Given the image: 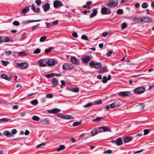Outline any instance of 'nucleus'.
Here are the masks:
<instances>
[{"label": "nucleus", "instance_id": "f257e3e1", "mask_svg": "<svg viewBox=\"0 0 154 154\" xmlns=\"http://www.w3.org/2000/svg\"><path fill=\"white\" fill-rule=\"evenodd\" d=\"M89 65L93 68L97 69H100L102 66V64L100 63H95L93 61L90 62L89 63Z\"/></svg>", "mask_w": 154, "mask_h": 154}, {"label": "nucleus", "instance_id": "f03ea898", "mask_svg": "<svg viewBox=\"0 0 154 154\" xmlns=\"http://www.w3.org/2000/svg\"><path fill=\"white\" fill-rule=\"evenodd\" d=\"M118 3L117 0H112L108 3L107 6L109 8H113L117 5Z\"/></svg>", "mask_w": 154, "mask_h": 154}, {"label": "nucleus", "instance_id": "7ed1b4c3", "mask_svg": "<svg viewBox=\"0 0 154 154\" xmlns=\"http://www.w3.org/2000/svg\"><path fill=\"white\" fill-rule=\"evenodd\" d=\"M62 68L63 70L72 69L74 68L73 66L69 63H64L63 66Z\"/></svg>", "mask_w": 154, "mask_h": 154}, {"label": "nucleus", "instance_id": "20e7f679", "mask_svg": "<svg viewBox=\"0 0 154 154\" xmlns=\"http://www.w3.org/2000/svg\"><path fill=\"white\" fill-rule=\"evenodd\" d=\"M71 62L75 65H78L80 64V60L75 57L72 56L70 59Z\"/></svg>", "mask_w": 154, "mask_h": 154}, {"label": "nucleus", "instance_id": "39448f33", "mask_svg": "<svg viewBox=\"0 0 154 154\" xmlns=\"http://www.w3.org/2000/svg\"><path fill=\"white\" fill-rule=\"evenodd\" d=\"M63 5V4L61 2L56 0L54 1L53 3V6L54 8H58L59 7L62 6Z\"/></svg>", "mask_w": 154, "mask_h": 154}, {"label": "nucleus", "instance_id": "423d86ee", "mask_svg": "<svg viewBox=\"0 0 154 154\" xmlns=\"http://www.w3.org/2000/svg\"><path fill=\"white\" fill-rule=\"evenodd\" d=\"M145 91L144 87H138L134 90V92L137 94H140L143 93Z\"/></svg>", "mask_w": 154, "mask_h": 154}, {"label": "nucleus", "instance_id": "0eeeda50", "mask_svg": "<svg viewBox=\"0 0 154 154\" xmlns=\"http://www.w3.org/2000/svg\"><path fill=\"white\" fill-rule=\"evenodd\" d=\"M17 66L21 69H26L28 66V64L26 63H17Z\"/></svg>", "mask_w": 154, "mask_h": 154}, {"label": "nucleus", "instance_id": "6e6552de", "mask_svg": "<svg viewBox=\"0 0 154 154\" xmlns=\"http://www.w3.org/2000/svg\"><path fill=\"white\" fill-rule=\"evenodd\" d=\"M130 94V91H123L119 93V95L121 97H125L128 96Z\"/></svg>", "mask_w": 154, "mask_h": 154}, {"label": "nucleus", "instance_id": "1a4fd4ad", "mask_svg": "<svg viewBox=\"0 0 154 154\" xmlns=\"http://www.w3.org/2000/svg\"><path fill=\"white\" fill-rule=\"evenodd\" d=\"M42 8L44 11L45 12H46L48 11H49L50 8L49 4L47 3H45V4L43 5Z\"/></svg>", "mask_w": 154, "mask_h": 154}, {"label": "nucleus", "instance_id": "9d476101", "mask_svg": "<svg viewBox=\"0 0 154 154\" xmlns=\"http://www.w3.org/2000/svg\"><path fill=\"white\" fill-rule=\"evenodd\" d=\"M141 18L142 23L148 22L151 20V18L149 17H143Z\"/></svg>", "mask_w": 154, "mask_h": 154}, {"label": "nucleus", "instance_id": "9b49d317", "mask_svg": "<svg viewBox=\"0 0 154 154\" xmlns=\"http://www.w3.org/2000/svg\"><path fill=\"white\" fill-rule=\"evenodd\" d=\"M108 9L106 7L103 8H101V12L103 14H109L111 13L110 11L107 12Z\"/></svg>", "mask_w": 154, "mask_h": 154}, {"label": "nucleus", "instance_id": "f8f14e48", "mask_svg": "<svg viewBox=\"0 0 154 154\" xmlns=\"http://www.w3.org/2000/svg\"><path fill=\"white\" fill-rule=\"evenodd\" d=\"M38 63L40 66H44L46 65L47 62L45 60H41L38 61Z\"/></svg>", "mask_w": 154, "mask_h": 154}, {"label": "nucleus", "instance_id": "ddd939ff", "mask_svg": "<svg viewBox=\"0 0 154 154\" xmlns=\"http://www.w3.org/2000/svg\"><path fill=\"white\" fill-rule=\"evenodd\" d=\"M90 57L88 56H87L83 57L82 59V61L84 63H87L90 60Z\"/></svg>", "mask_w": 154, "mask_h": 154}, {"label": "nucleus", "instance_id": "4468645a", "mask_svg": "<svg viewBox=\"0 0 154 154\" xmlns=\"http://www.w3.org/2000/svg\"><path fill=\"white\" fill-rule=\"evenodd\" d=\"M120 106V104L117 102H115L114 103H112L110 105V107L112 109H113L114 108L119 107Z\"/></svg>", "mask_w": 154, "mask_h": 154}, {"label": "nucleus", "instance_id": "2eb2a0df", "mask_svg": "<svg viewBox=\"0 0 154 154\" xmlns=\"http://www.w3.org/2000/svg\"><path fill=\"white\" fill-rule=\"evenodd\" d=\"M61 111V110L58 108H55L53 109L52 110H49L48 111V112L49 113H57L59 112H60Z\"/></svg>", "mask_w": 154, "mask_h": 154}, {"label": "nucleus", "instance_id": "dca6fc26", "mask_svg": "<svg viewBox=\"0 0 154 154\" xmlns=\"http://www.w3.org/2000/svg\"><path fill=\"white\" fill-rule=\"evenodd\" d=\"M133 22L135 24L142 23L141 17L135 18L133 20Z\"/></svg>", "mask_w": 154, "mask_h": 154}, {"label": "nucleus", "instance_id": "f3484780", "mask_svg": "<svg viewBox=\"0 0 154 154\" xmlns=\"http://www.w3.org/2000/svg\"><path fill=\"white\" fill-rule=\"evenodd\" d=\"M51 81L52 83L53 86L54 87L56 86L58 84V80L54 78L52 79L51 80Z\"/></svg>", "mask_w": 154, "mask_h": 154}, {"label": "nucleus", "instance_id": "a211bd4d", "mask_svg": "<svg viewBox=\"0 0 154 154\" xmlns=\"http://www.w3.org/2000/svg\"><path fill=\"white\" fill-rule=\"evenodd\" d=\"M100 129H102L103 130V132H105L106 131H111L110 130V128L108 126H103L99 127Z\"/></svg>", "mask_w": 154, "mask_h": 154}, {"label": "nucleus", "instance_id": "6ab92c4d", "mask_svg": "<svg viewBox=\"0 0 154 154\" xmlns=\"http://www.w3.org/2000/svg\"><path fill=\"white\" fill-rule=\"evenodd\" d=\"M55 61L53 59H49L47 62L49 66H54L55 65Z\"/></svg>", "mask_w": 154, "mask_h": 154}, {"label": "nucleus", "instance_id": "aec40b11", "mask_svg": "<svg viewBox=\"0 0 154 154\" xmlns=\"http://www.w3.org/2000/svg\"><path fill=\"white\" fill-rule=\"evenodd\" d=\"M3 134L7 137H11L12 136L11 133L8 131H5L3 132Z\"/></svg>", "mask_w": 154, "mask_h": 154}, {"label": "nucleus", "instance_id": "412c9836", "mask_svg": "<svg viewBox=\"0 0 154 154\" xmlns=\"http://www.w3.org/2000/svg\"><path fill=\"white\" fill-rule=\"evenodd\" d=\"M30 7H31L32 9L35 13H39L40 11V9L39 8H37L34 6V5H32L31 6H30Z\"/></svg>", "mask_w": 154, "mask_h": 154}, {"label": "nucleus", "instance_id": "4be33fe9", "mask_svg": "<svg viewBox=\"0 0 154 154\" xmlns=\"http://www.w3.org/2000/svg\"><path fill=\"white\" fill-rule=\"evenodd\" d=\"M62 118L66 119H74V117L70 115H63Z\"/></svg>", "mask_w": 154, "mask_h": 154}, {"label": "nucleus", "instance_id": "5701e85b", "mask_svg": "<svg viewBox=\"0 0 154 154\" xmlns=\"http://www.w3.org/2000/svg\"><path fill=\"white\" fill-rule=\"evenodd\" d=\"M116 144L118 146H120L122 144V140L121 137H119L117 139L116 141Z\"/></svg>", "mask_w": 154, "mask_h": 154}, {"label": "nucleus", "instance_id": "b1692460", "mask_svg": "<svg viewBox=\"0 0 154 154\" xmlns=\"http://www.w3.org/2000/svg\"><path fill=\"white\" fill-rule=\"evenodd\" d=\"M133 139L132 137L129 136L126 137L124 138V142L126 143H128L131 141Z\"/></svg>", "mask_w": 154, "mask_h": 154}, {"label": "nucleus", "instance_id": "393cba45", "mask_svg": "<svg viewBox=\"0 0 154 154\" xmlns=\"http://www.w3.org/2000/svg\"><path fill=\"white\" fill-rule=\"evenodd\" d=\"M93 12L91 14L90 16V18H91L94 17L96 16L97 14V10L96 9H94L92 10Z\"/></svg>", "mask_w": 154, "mask_h": 154}, {"label": "nucleus", "instance_id": "a878e982", "mask_svg": "<svg viewBox=\"0 0 154 154\" xmlns=\"http://www.w3.org/2000/svg\"><path fill=\"white\" fill-rule=\"evenodd\" d=\"M29 7H26L21 11V13L22 14H25L29 10Z\"/></svg>", "mask_w": 154, "mask_h": 154}, {"label": "nucleus", "instance_id": "bb28decb", "mask_svg": "<svg viewBox=\"0 0 154 154\" xmlns=\"http://www.w3.org/2000/svg\"><path fill=\"white\" fill-rule=\"evenodd\" d=\"M41 122L43 125H46L49 123V120L48 119H44L41 121Z\"/></svg>", "mask_w": 154, "mask_h": 154}, {"label": "nucleus", "instance_id": "cd10ccee", "mask_svg": "<svg viewBox=\"0 0 154 154\" xmlns=\"http://www.w3.org/2000/svg\"><path fill=\"white\" fill-rule=\"evenodd\" d=\"M2 43L9 42L10 41V39L8 37L6 36L2 37Z\"/></svg>", "mask_w": 154, "mask_h": 154}, {"label": "nucleus", "instance_id": "c85d7f7f", "mask_svg": "<svg viewBox=\"0 0 154 154\" xmlns=\"http://www.w3.org/2000/svg\"><path fill=\"white\" fill-rule=\"evenodd\" d=\"M1 77L3 79L8 81L11 79V77L10 76H8L5 74H2L1 75Z\"/></svg>", "mask_w": 154, "mask_h": 154}, {"label": "nucleus", "instance_id": "c756f323", "mask_svg": "<svg viewBox=\"0 0 154 154\" xmlns=\"http://www.w3.org/2000/svg\"><path fill=\"white\" fill-rule=\"evenodd\" d=\"M69 90L73 92L78 93L79 92V88H71L69 89Z\"/></svg>", "mask_w": 154, "mask_h": 154}, {"label": "nucleus", "instance_id": "7c9ffc66", "mask_svg": "<svg viewBox=\"0 0 154 154\" xmlns=\"http://www.w3.org/2000/svg\"><path fill=\"white\" fill-rule=\"evenodd\" d=\"M91 133L92 134V136H94L97 134L98 133V132L97 130V129H95L91 131Z\"/></svg>", "mask_w": 154, "mask_h": 154}, {"label": "nucleus", "instance_id": "2f4dec72", "mask_svg": "<svg viewBox=\"0 0 154 154\" xmlns=\"http://www.w3.org/2000/svg\"><path fill=\"white\" fill-rule=\"evenodd\" d=\"M148 4L146 2L143 3L142 5V8L145 9L147 8L148 7Z\"/></svg>", "mask_w": 154, "mask_h": 154}, {"label": "nucleus", "instance_id": "473e14b6", "mask_svg": "<svg viewBox=\"0 0 154 154\" xmlns=\"http://www.w3.org/2000/svg\"><path fill=\"white\" fill-rule=\"evenodd\" d=\"M10 121V119L5 118L0 119V122H6Z\"/></svg>", "mask_w": 154, "mask_h": 154}, {"label": "nucleus", "instance_id": "72a5a7b5", "mask_svg": "<svg viewBox=\"0 0 154 154\" xmlns=\"http://www.w3.org/2000/svg\"><path fill=\"white\" fill-rule=\"evenodd\" d=\"M53 49V47H51L49 48H48L45 49V53L47 54L50 52Z\"/></svg>", "mask_w": 154, "mask_h": 154}, {"label": "nucleus", "instance_id": "f704fd0d", "mask_svg": "<svg viewBox=\"0 0 154 154\" xmlns=\"http://www.w3.org/2000/svg\"><path fill=\"white\" fill-rule=\"evenodd\" d=\"M32 119L34 121H38L40 120V118L37 116H34L32 117Z\"/></svg>", "mask_w": 154, "mask_h": 154}, {"label": "nucleus", "instance_id": "c9c22d12", "mask_svg": "<svg viewBox=\"0 0 154 154\" xmlns=\"http://www.w3.org/2000/svg\"><path fill=\"white\" fill-rule=\"evenodd\" d=\"M18 55L20 56H26L27 55L26 53L24 51L20 52L18 53Z\"/></svg>", "mask_w": 154, "mask_h": 154}, {"label": "nucleus", "instance_id": "e433bc0d", "mask_svg": "<svg viewBox=\"0 0 154 154\" xmlns=\"http://www.w3.org/2000/svg\"><path fill=\"white\" fill-rule=\"evenodd\" d=\"M65 148L64 146L63 145H61L60 146V147L57 149V151H60L64 149Z\"/></svg>", "mask_w": 154, "mask_h": 154}, {"label": "nucleus", "instance_id": "4c0bfd02", "mask_svg": "<svg viewBox=\"0 0 154 154\" xmlns=\"http://www.w3.org/2000/svg\"><path fill=\"white\" fill-rule=\"evenodd\" d=\"M82 124L81 122H76L73 124V126L75 127L79 125Z\"/></svg>", "mask_w": 154, "mask_h": 154}, {"label": "nucleus", "instance_id": "58836bf2", "mask_svg": "<svg viewBox=\"0 0 154 154\" xmlns=\"http://www.w3.org/2000/svg\"><path fill=\"white\" fill-rule=\"evenodd\" d=\"M31 104L34 105H37L38 103V100H32L31 102Z\"/></svg>", "mask_w": 154, "mask_h": 154}, {"label": "nucleus", "instance_id": "ea45409f", "mask_svg": "<svg viewBox=\"0 0 154 154\" xmlns=\"http://www.w3.org/2000/svg\"><path fill=\"white\" fill-rule=\"evenodd\" d=\"M41 52V49L39 48H38L34 50L33 52V53L35 54H38Z\"/></svg>", "mask_w": 154, "mask_h": 154}, {"label": "nucleus", "instance_id": "a19ab883", "mask_svg": "<svg viewBox=\"0 0 154 154\" xmlns=\"http://www.w3.org/2000/svg\"><path fill=\"white\" fill-rule=\"evenodd\" d=\"M81 38L82 39L88 41V40L87 36L85 35H82L81 36Z\"/></svg>", "mask_w": 154, "mask_h": 154}, {"label": "nucleus", "instance_id": "79ce46f5", "mask_svg": "<svg viewBox=\"0 0 154 154\" xmlns=\"http://www.w3.org/2000/svg\"><path fill=\"white\" fill-rule=\"evenodd\" d=\"M107 81V78L106 76H104L102 78V82L103 83H106Z\"/></svg>", "mask_w": 154, "mask_h": 154}, {"label": "nucleus", "instance_id": "37998d69", "mask_svg": "<svg viewBox=\"0 0 154 154\" xmlns=\"http://www.w3.org/2000/svg\"><path fill=\"white\" fill-rule=\"evenodd\" d=\"M127 27V25L126 23H122L121 26V29H124L126 28Z\"/></svg>", "mask_w": 154, "mask_h": 154}, {"label": "nucleus", "instance_id": "c03bdc74", "mask_svg": "<svg viewBox=\"0 0 154 154\" xmlns=\"http://www.w3.org/2000/svg\"><path fill=\"white\" fill-rule=\"evenodd\" d=\"M46 37L45 36L41 37L40 38V42H44L45 41V40L46 39Z\"/></svg>", "mask_w": 154, "mask_h": 154}, {"label": "nucleus", "instance_id": "a18cd8bd", "mask_svg": "<svg viewBox=\"0 0 154 154\" xmlns=\"http://www.w3.org/2000/svg\"><path fill=\"white\" fill-rule=\"evenodd\" d=\"M117 14H121L123 13V11L121 9H119L117 11Z\"/></svg>", "mask_w": 154, "mask_h": 154}, {"label": "nucleus", "instance_id": "49530a36", "mask_svg": "<svg viewBox=\"0 0 154 154\" xmlns=\"http://www.w3.org/2000/svg\"><path fill=\"white\" fill-rule=\"evenodd\" d=\"M39 25V24H38L35 26H33L32 27V30H34L36 29L37 27Z\"/></svg>", "mask_w": 154, "mask_h": 154}, {"label": "nucleus", "instance_id": "de8ad7c7", "mask_svg": "<svg viewBox=\"0 0 154 154\" xmlns=\"http://www.w3.org/2000/svg\"><path fill=\"white\" fill-rule=\"evenodd\" d=\"M92 105V103H87L86 105H84V107L85 108H86V107H90V106H91Z\"/></svg>", "mask_w": 154, "mask_h": 154}, {"label": "nucleus", "instance_id": "09e8293b", "mask_svg": "<svg viewBox=\"0 0 154 154\" xmlns=\"http://www.w3.org/2000/svg\"><path fill=\"white\" fill-rule=\"evenodd\" d=\"M5 54L7 56H9V55L11 54L12 53V52L11 51H5Z\"/></svg>", "mask_w": 154, "mask_h": 154}, {"label": "nucleus", "instance_id": "8fccbe9b", "mask_svg": "<svg viewBox=\"0 0 154 154\" xmlns=\"http://www.w3.org/2000/svg\"><path fill=\"white\" fill-rule=\"evenodd\" d=\"M45 97L48 98H51L53 97V95L51 94H48L46 95Z\"/></svg>", "mask_w": 154, "mask_h": 154}, {"label": "nucleus", "instance_id": "3c124183", "mask_svg": "<svg viewBox=\"0 0 154 154\" xmlns=\"http://www.w3.org/2000/svg\"><path fill=\"white\" fill-rule=\"evenodd\" d=\"M145 106V105L143 103H142L140 104L139 106V107L140 108V109L141 110H143V109L144 108Z\"/></svg>", "mask_w": 154, "mask_h": 154}, {"label": "nucleus", "instance_id": "603ef678", "mask_svg": "<svg viewBox=\"0 0 154 154\" xmlns=\"http://www.w3.org/2000/svg\"><path fill=\"white\" fill-rule=\"evenodd\" d=\"M144 133L143 134L144 135H146L150 131L148 129H145L143 130Z\"/></svg>", "mask_w": 154, "mask_h": 154}, {"label": "nucleus", "instance_id": "864d4df0", "mask_svg": "<svg viewBox=\"0 0 154 154\" xmlns=\"http://www.w3.org/2000/svg\"><path fill=\"white\" fill-rule=\"evenodd\" d=\"M2 63L3 65L4 66H6L9 63V62H8L4 61L3 60H2Z\"/></svg>", "mask_w": 154, "mask_h": 154}, {"label": "nucleus", "instance_id": "5fc2aeb1", "mask_svg": "<svg viewBox=\"0 0 154 154\" xmlns=\"http://www.w3.org/2000/svg\"><path fill=\"white\" fill-rule=\"evenodd\" d=\"M13 24L15 26H18L19 25V22L17 21H15L13 22Z\"/></svg>", "mask_w": 154, "mask_h": 154}, {"label": "nucleus", "instance_id": "6e6d98bb", "mask_svg": "<svg viewBox=\"0 0 154 154\" xmlns=\"http://www.w3.org/2000/svg\"><path fill=\"white\" fill-rule=\"evenodd\" d=\"M45 145V143H42L40 144L37 145L36 146V148H38L40 147H41L42 146H44Z\"/></svg>", "mask_w": 154, "mask_h": 154}, {"label": "nucleus", "instance_id": "4d7b16f0", "mask_svg": "<svg viewBox=\"0 0 154 154\" xmlns=\"http://www.w3.org/2000/svg\"><path fill=\"white\" fill-rule=\"evenodd\" d=\"M40 21V20H30L27 21V23H32L33 22H38Z\"/></svg>", "mask_w": 154, "mask_h": 154}, {"label": "nucleus", "instance_id": "13d9d810", "mask_svg": "<svg viewBox=\"0 0 154 154\" xmlns=\"http://www.w3.org/2000/svg\"><path fill=\"white\" fill-rule=\"evenodd\" d=\"M112 152V151L111 150H107L105 151H104V153H108L110 154Z\"/></svg>", "mask_w": 154, "mask_h": 154}, {"label": "nucleus", "instance_id": "bf43d9fd", "mask_svg": "<svg viewBox=\"0 0 154 154\" xmlns=\"http://www.w3.org/2000/svg\"><path fill=\"white\" fill-rule=\"evenodd\" d=\"M82 7L83 8H88L89 9H90L91 8V7L89 5H87L86 4V5H83V6H82Z\"/></svg>", "mask_w": 154, "mask_h": 154}, {"label": "nucleus", "instance_id": "052dcab7", "mask_svg": "<svg viewBox=\"0 0 154 154\" xmlns=\"http://www.w3.org/2000/svg\"><path fill=\"white\" fill-rule=\"evenodd\" d=\"M35 2L38 5H39L41 4V1L40 0H36L35 1Z\"/></svg>", "mask_w": 154, "mask_h": 154}, {"label": "nucleus", "instance_id": "680f3d73", "mask_svg": "<svg viewBox=\"0 0 154 154\" xmlns=\"http://www.w3.org/2000/svg\"><path fill=\"white\" fill-rule=\"evenodd\" d=\"M58 20H55L52 23V25H56L58 24Z\"/></svg>", "mask_w": 154, "mask_h": 154}, {"label": "nucleus", "instance_id": "e2e57ef3", "mask_svg": "<svg viewBox=\"0 0 154 154\" xmlns=\"http://www.w3.org/2000/svg\"><path fill=\"white\" fill-rule=\"evenodd\" d=\"M100 119H100V118L97 117V118H96L94 119L93 120V121L94 122H97V121L99 122L100 120Z\"/></svg>", "mask_w": 154, "mask_h": 154}, {"label": "nucleus", "instance_id": "0e129e2a", "mask_svg": "<svg viewBox=\"0 0 154 154\" xmlns=\"http://www.w3.org/2000/svg\"><path fill=\"white\" fill-rule=\"evenodd\" d=\"M26 114V112H21L20 113V116L22 117L24 116Z\"/></svg>", "mask_w": 154, "mask_h": 154}, {"label": "nucleus", "instance_id": "69168bd1", "mask_svg": "<svg viewBox=\"0 0 154 154\" xmlns=\"http://www.w3.org/2000/svg\"><path fill=\"white\" fill-rule=\"evenodd\" d=\"M72 36L75 37L76 38L78 36V34L76 32H73L72 34Z\"/></svg>", "mask_w": 154, "mask_h": 154}, {"label": "nucleus", "instance_id": "338daca9", "mask_svg": "<svg viewBox=\"0 0 154 154\" xmlns=\"http://www.w3.org/2000/svg\"><path fill=\"white\" fill-rule=\"evenodd\" d=\"M108 34V32H105L103 33L102 35L103 37H106V36Z\"/></svg>", "mask_w": 154, "mask_h": 154}, {"label": "nucleus", "instance_id": "774afa93", "mask_svg": "<svg viewBox=\"0 0 154 154\" xmlns=\"http://www.w3.org/2000/svg\"><path fill=\"white\" fill-rule=\"evenodd\" d=\"M112 54V52L111 51H109L107 53L106 55L108 57H110Z\"/></svg>", "mask_w": 154, "mask_h": 154}]
</instances>
